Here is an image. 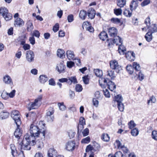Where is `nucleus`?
I'll return each instance as SVG.
<instances>
[{
	"instance_id": "obj_1",
	"label": "nucleus",
	"mask_w": 157,
	"mask_h": 157,
	"mask_svg": "<svg viewBox=\"0 0 157 157\" xmlns=\"http://www.w3.org/2000/svg\"><path fill=\"white\" fill-rule=\"evenodd\" d=\"M30 135L27 133L25 136V139L24 140V142L27 141V140L31 139L33 141H35V139L39 138V136L41 134L44 138L45 136V133L44 131H43L42 132H40V129L37 126L34 125L33 124H32L30 125Z\"/></svg>"
},
{
	"instance_id": "obj_2",
	"label": "nucleus",
	"mask_w": 157,
	"mask_h": 157,
	"mask_svg": "<svg viewBox=\"0 0 157 157\" xmlns=\"http://www.w3.org/2000/svg\"><path fill=\"white\" fill-rule=\"evenodd\" d=\"M42 98L43 95H40L35 99L34 101L30 102L27 105L28 109L30 111L32 109H36L39 108L41 104Z\"/></svg>"
},
{
	"instance_id": "obj_3",
	"label": "nucleus",
	"mask_w": 157,
	"mask_h": 157,
	"mask_svg": "<svg viewBox=\"0 0 157 157\" xmlns=\"http://www.w3.org/2000/svg\"><path fill=\"white\" fill-rule=\"evenodd\" d=\"M99 82L101 86L103 85H107L108 88L111 91H113L116 88V85L115 83L109 79L107 80L105 78H100Z\"/></svg>"
},
{
	"instance_id": "obj_4",
	"label": "nucleus",
	"mask_w": 157,
	"mask_h": 157,
	"mask_svg": "<svg viewBox=\"0 0 157 157\" xmlns=\"http://www.w3.org/2000/svg\"><path fill=\"white\" fill-rule=\"evenodd\" d=\"M25 139L24 136L23 141L19 144L21 147L24 150H30L31 148L30 145L33 146L35 145V142L34 141H33L30 139L24 142V140Z\"/></svg>"
},
{
	"instance_id": "obj_5",
	"label": "nucleus",
	"mask_w": 157,
	"mask_h": 157,
	"mask_svg": "<svg viewBox=\"0 0 157 157\" xmlns=\"http://www.w3.org/2000/svg\"><path fill=\"white\" fill-rule=\"evenodd\" d=\"M19 113L18 111L15 110L12 111L11 113V117L14 121L17 126H20L21 123Z\"/></svg>"
},
{
	"instance_id": "obj_6",
	"label": "nucleus",
	"mask_w": 157,
	"mask_h": 157,
	"mask_svg": "<svg viewBox=\"0 0 157 157\" xmlns=\"http://www.w3.org/2000/svg\"><path fill=\"white\" fill-rule=\"evenodd\" d=\"M54 110L53 108L50 107L47 111L45 119L48 122H52L53 121L54 117Z\"/></svg>"
},
{
	"instance_id": "obj_7",
	"label": "nucleus",
	"mask_w": 157,
	"mask_h": 157,
	"mask_svg": "<svg viewBox=\"0 0 157 157\" xmlns=\"http://www.w3.org/2000/svg\"><path fill=\"white\" fill-rule=\"evenodd\" d=\"M111 68L115 70L117 73H119L122 70L121 66L120 65L117 61L115 60H111L110 62Z\"/></svg>"
},
{
	"instance_id": "obj_8",
	"label": "nucleus",
	"mask_w": 157,
	"mask_h": 157,
	"mask_svg": "<svg viewBox=\"0 0 157 157\" xmlns=\"http://www.w3.org/2000/svg\"><path fill=\"white\" fill-rule=\"evenodd\" d=\"M75 143L74 141H70L66 143L65 148L68 151H72L75 149Z\"/></svg>"
},
{
	"instance_id": "obj_9",
	"label": "nucleus",
	"mask_w": 157,
	"mask_h": 157,
	"mask_svg": "<svg viewBox=\"0 0 157 157\" xmlns=\"http://www.w3.org/2000/svg\"><path fill=\"white\" fill-rule=\"evenodd\" d=\"M66 66L63 64V61H62L58 63L56 66V70L59 73H64L65 72Z\"/></svg>"
},
{
	"instance_id": "obj_10",
	"label": "nucleus",
	"mask_w": 157,
	"mask_h": 157,
	"mask_svg": "<svg viewBox=\"0 0 157 157\" xmlns=\"http://www.w3.org/2000/svg\"><path fill=\"white\" fill-rule=\"evenodd\" d=\"M34 54L33 51L31 50L27 51L26 53V59L28 61L31 62L34 60Z\"/></svg>"
},
{
	"instance_id": "obj_11",
	"label": "nucleus",
	"mask_w": 157,
	"mask_h": 157,
	"mask_svg": "<svg viewBox=\"0 0 157 157\" xmlns=\"http://www.w3.org/2000/svg\"><path fill=\"white\" fill-rule=\"evenodd\" d=\"M95 14V11L94 9L92 8L89 9L87 11V14L89 18L92 19L94 18Z\"/></svg>"
},
{
	"instance_id": "obj_12",
	"label": "nucleus",
	"mask_w": 157,
	"mask_h": 157,
	"mask_svg": "<svg viewBox=\"0 0 157 157\" xmlns=\"http://www.w3.org/2000/svg\"><path fill=\"white\" fill-rule=\"evenodd\" d=\"M138 0H132L130 5V9L131 11L135 10L138 6Z\"/></svg>"
},
{
	"instance_id": "obj_13",
	"label": "nucleus",
	"mask_w": 157,
	"mask_h": 157,
	"mask_svg": "<svg viewBox=\"0 0 157 157\" xmlns=\"http://www.w3.org/2000/svg\"><path fill=\"white\" fill-rule=\"evenodd\" d=\"M117 31L114 27L110 28L109 29V36L112 37H115L117 36Z\"/></svg>"
},
{
	"instance_id": "obj_14",
	"label": "nucleus",
	"mask_w": 157,
	"mask_h": 157,
	"mask_svg": "<svg viewBox=\"0 0 157 157\" xmlns=\"http://www.w3.org/2000/svg\"><path fill=\"white\" fill-rule=\"evenodd\" d=\"M148 32L152 34L157 32V27L155 24H152L151 25L148 26Z\"/></svg>"
},
{
	"instance_id": "obj_15",
	"label": "nucleus",
	"mask_w": 157,
	"mask_h": 157,
	"mask_svg": "<svg viewBox=\"0 0 157 157\" xmlns=\"http://www.w3.org/2000/svg\"><path fill=\"white\" fill-rule=\"evenodd\" d=\"M24 24V22L23 20L19 17L17 18L14 21V25L16 26H21Z\"/></svg>"
},
{
	"instance_id": "obj_16",
	"label": "nucleus",
	"mask_w": 157,
	"mask_h": 157,
	"mask_svg": "<svg viewBox=\"0 0 157 157\" xmlns=\"http://www.w3.org/2000/svg\"><path fill=\"white\" fill-rule=\"evenodd\" d=\"M66 56L68 59L70 60L74 59L75 58V56L74 52L70 50L67 51Z\"/></svg>"
},
{
	"instance_id": "obj_17",
	"label": "nucleus",
	"mask_w": 157,
	"mask_h": 157,
	"mask_svg": "<svg viewBox=\"0 0 157 157\" xmlns=\"http://www.w3.org/2000/svg\"><path fill=\"white\" fill-rule=\"evenodd\" d=\"M49 157H56L57 151L53 148H51L49 149L48 153Z\"/></svg>"
},
{
	"instance_id": "obj_18",
	"label": "nucleus",
	"mask_w": 157,
	"mask_h": 157,
	"mask_svg": "<svg viewBox=\"0 0 157 157\" xmlns=\"http://www.w3.org/2000/svg\"><path fill=\"white\" fill-rule=\"evenodd\" d=\"M19 126H17V128L14 132V136L18 139L20 138V137L21 136L22 134V131L19 128Z\"/></svg>"
},
{
	"instance_id": "obj_19",
	"label": "nucleus",
	"mask_w": 157,
	"mask_h": 157,
	"mask_svg": "<svg viewBox=\"0 0 157 157\" xmlns=\"http://www.w3.org/2000/svg\"><path fill=\"white\" fill-rule=\"evenodd\" d=\"M3 80L6 84H12L13 82L10 77L8 75H6L3 77Z\"/></svg>"
},
{
	"instance_id": "obj_20",
	"label": "nucleus",
	"mask_w": 157,
	"mask_h": 157,
	"mask_svg": "<svg viewBox=\"0 0 157 157\" xmlns=\"http://www.w3.org/2000/svg\"><path fill=\"white\" fill-rule=\"evenodd\" d=\"M48 78L47 76L44 75H40L39 77L40 82L43 84H44L48 80Z\"/></svg>"
},
{
	"instance_id": "obj_21",
	"label": "nucleus",
	"mask_w": 157,
	"mask_h": 157,
	"mask_svg": "<svg viewBox=\"0 0 157 157\" xmlns=\"http://www.w3.org/2000/svg\"><path fill=\"white\" fill-rule=\"evenodd\" d=\"M26 25L28 31L31 32L33 29V26L32 21L30 20L28 21L26 23Z\"/></svg>"
},
{
	"instance_id": "obj_22",
	"label": "nucleus",
	"mask_w": 157,
	"mask_h": 157,
	"mask_svg": "<svg viewBox=\"0 0 157 157\" xmlns=\"http://www.w3.org/2000/svg\"><path fill=\"white\" fill-rule=\"evenodd\" d=\"M99 36L100 39L104 41L108 38V35L105 32L103 31L100 33Z\"/></svg>"
},
{
	"instance_id": "obj_23",
	"label": "nucleus",
	"mask_w": 157,
	"mask_h": 157,
	"mask_svg": "<svg viewBox=\"0 0 157 157\" xmlns=\"http://www.w3.org/2000/svg\"><path fill=\"white\" fill-rule=\"evenodd\" d=\"M114 44H115L117 45H119L120 44H122V39L118 36H116L114 37Z\"/></svg>"
},
{
	"instance_id": "obj_24",
	"label": "nucleus",
	"mask_w": 157,
	"mask_h": 157,
	"mask_svg": "<svg viewBox=\"0 0 157 157\" xmlns=\"http://www.w3.org/2000/svg\"><path fill=\"white\" fill-rule=\"evenodd\" d=\"M10 149L11 150V154L12 155L14 156H17V152L16 148L13 144H11L10 145Z\"/></svg>"
},
{
	"instance_id": "obj_25",
	"label": "nucleus",
	"mask_w": 157,
	"mask_h": 157,
	"mask_svg": "<svg viewBox=\"0 0 157 157\" xmlns=\"http://www.w3.org/2000/svg\"><path fill=\"white\" fill-rule=\"evenodd\" d=\"M57 54L58 57L61 58H63L65 57V52L61 49H58L57 51Z\"/></svg>"
},
{
	"instance_id": "obj_26",
	"label": "nucleus",
	"mask_w": 157,
	"mask_h": 157,
	"mask_svg": "<svg viewBox=\"0 0 157 157\" xmlns=\"http://www.w3.org/2000/svg\"><path fill=\"white\" fill-rule=\"evenodd\" d=\"M68 79V83L70 85H71L72 83L75 84L77 82V79L75 76L69 77Z\"/></svg>"
},
{
	"instance_id": "obj_27",
	"label": "nucleus",
	"mask_w": 157,
	"mask_h": 157,
	"mask_svg": "<svg viewBox=\"0 0 157 157\" xmlns=\"http://www.w3.org/2000/svg\"><path fill=\"white\" fill-rule=\"evenodd\" d=\"M79 15L80 18L82 20H84L87 15L86 12L84 10H81L80 11Z\"/></svg>"
},
{
	"instance_id": "obj_28",
	"label": "nucleus",
	"mask_w": 157,
	"mask_h": 157,
	"mask_svg": "<svg viewBox=\"0 0 157 157\" xmlns=\"http://www.w3.org/2000/svg\"><path fill=\"white\" fill-rule=\"evenodd\" d=\"M126 0H117V5L120 8H122L126 5Z\"/></svg>"
},
{
	"instance_id": "obj_29",
	"label": "nucleus",
	"mask_w": 157,
	"mask_h": 157,
	"mask_svg": "<svg viewBox=\"0 0 157 157\" xmlns=\"http://www.w3.org/2000/svg\"><path fill=\"white\" fill-rule=\"evenodd\" d=\"M36 139H35V144H36V146L37 147L38 149L40 150L43 147V144L41 140L39 141H36Z\"/></svg>"
},
{
	"instance_id": "obj_30",
	"label": "nucleus",
	"mask_w": 157,
	"mask_h": 157,
	"mask_svg": "<svg viewBox=\"0 0 157 157\" xmlns=\"http://www.w3.org/2000/svg\"><path fill=\"white\" fill-rule=\"evenodd\" d=\"M8 12V10L6 8L3 6L0 8V15L2 16H5V15Z\"/></svg>"
},
{
	"instance_id": "obj_31",
	"label": "nucleus",
	"mask_w": 157,
	"mask_h": 157,
	"mask_svg": "<svg viewBox=\"0 0 157 157\" xmlns=\"http://www.w3.org/2000/svg\"><path fill=\"white\" fill-rule=\"evenodd\" d=\"M101 139L104 141L108 142L109 141L110 138L107 134L103 133L101 136Z\"/></svg>"
},
{
	"instance_id": "obj_32",
	"label": "nucleus",
	"mask_w": 157,
	"mask_h": 157,
	"mask_svg": "<svg viewBox=\"0 0 157 157\" xmlns=\"http://www.w3.org/2000/svg\"><path fill=\"white\" fill-rule=\"evenodd\" d=\"M145 38L147 41H151L152 39V34L150 32H147L145 34Z\"/></svg>"
},
{
	"instance_id": "obj_33",
	"label": "nucleus",
	"mask_w": 157,
	"mask_h": 157,
	"mask_svg": "<svg viewBox=\"0 0 157 157\" xmlns=\"http://www.w3.org/2000/svg\"><path fill=\"white\" fill-rule=\"evenodd\" d=\"M118 51L120 54H123L126 51L125 48V47L122 45V44H120L118 45Z\"/></svg>"
},
{
	"instance_id": "obj_34",
	"label": "nucleus",
	"mask_w": 157,
	"mask_h": 157,
	"mask_svg": "<svg viewBox=\"0 0 157 157\" xmlns=\"http://www.w3.org/2000/svg\"><path fill=\"white\" fill-rule=\"evenodd\" d=\"M9 115V113L7 112H2L0 113V117L2 119L7 118Z\"/></svg>"
},
{
	"instance_id": "obj_35",
	"label": "nucleus",
	"mask_w": 157,
	"mask_h": 157,
	"mask_svg": "<svg viewBox=\"0 0 157 157\" xmlns=\"http://www.w3.org/2000/svg\"><path fill=\"white\" fill-rule=\"evenodd\" d=\"M2 17L6 21H9L11 19L12 17V14L9 13V11L5 15V16H3Z\"/></svg>"
},
{
	"instance_id": "obj_36",
	"label": "nucleus",
	"mask_w": 157,
	"mask_h": 157,
	"mask_svg": "<svg viewBox=\"0 0 157 157\" xmlns=\"http://www.w3.org/2000/svg\"><path fill=\"white\" fill-rule=\"evenodd\" d=\"M126 69L127 71L130 74H132L133 72V68L130 65H128L126 67Z\"/></svg>"
},
{
	"instance_id": "obj_37",
	"label": "nucleus",
	"mask_w": 157,
	"mask_h": 157,
	"mask_svg": "<svg viewBox=\"0 0 157 157\" xmlns=\"http://www.w3.org/2000/svg\"><path fill=\"white\" fill-rule=\"evenodd\" d=\"M40 34V32L37 30H34L30 33V35L31 36L33 37L35 36L37 38H39Z\"/></svg>"
},
{
	"instance_id": "obj_38",
	"label": "nucleus",
	"mask_w": 157,
	"mask_h": 157,
	"mask_svg": "<svg viewBox=\"0 0 157 157\" xmlns=\"http://www.w3.org/2000/svg\"><path fill=\"white\" fill-rule=\"evenodd\" d=\"M131 133L132 136H136L139 134V131L137 128H135L131 130Z\"/></svg>"
},
{
	"instance_id": "obj_39",
	"label": "nucleus",
	"mask_w": 157,
	"mask_h": 157,
	"mask_svg": "<svg viewBox=\"0 0 157 157\" xmlns=\"http://www.w3.org/2000/svg\"><path fill=\"white\" fill-rule=\"evenodd\" d=\"M58 105L59 109L61 111H64L66 109V107L65 105H64L63 102L58 103Z\"/></svg>"
},
{
	"instance_id": "obj_40",
	"label": "nucleus",
	"mask_w": 157,
	"mask_h": 157,
	"mask_svg": "<svg viewBox=\"0 0 157 157\" xmlns=\"http://www.w3.org/2000/svg\"><path fill=\"white\" fill-rule=\"evenodd\" d=\"M94 71L95 75L98 77H100L102 75V71L98 69L94 70Z\"/></svg>"
},
{
	"instance_id": "obj_41",
	"label": "nucleus",
	"mask_w": 157,
	"mask_h": 157,
	"mask_svg": "<svg viewBox=\"0 0 157 157\" xmlns=\"http://www.w3.org/2000/svg\"><path fill=\"white\" fill-rule=\"evenodd\" d=\"M114 13L117 16L121 15L122 13V10L121 8L115 9L114 10Z\"/></svg>"
},
{
	"instance_id": "obj_42",
	"label": "nucleus",
	"mask_w": 157,
	"mask_h": 157,
	"mask_svg": "<svg viewBox=\"0 0 157 157\" xmlns=\"http://www.w3.org/2000/svg\"><path fill=\"white\" fill-rule=\"evenodd\" d=\"M115 101L117 103L121 102L123 101V98L120 95H117L116 96H115Z\"/></svg>"
},
{
	"instance_id": "obj_43",
	"label": "nucleus",
	"mask_w": 157,
	"mask_h": 157,
	"mask_svg": "<svg viewBox=\"0 0 157 157\" xmlns=\"http://www.w3.org/2000/svg\"><path fill=\"white\" fill-rule=\"evenodd\" d=\"M107 73V75L109 76L112 79L115 77L114 71L112 70L108 71Z\"/></svg>"
},
{
	"instance_id": "obj_44",
	"label": "nucleus",
	"mask_w": 157,
	"mask_h": 157,
	"mask_svg": "<svg viewBox=\"0 0 157 157\" xmlns=\"http://www.w3.org/2000/svg\"><path fill=\"white\" fill-rule=\"evenodd\" d=\"M83 89L82 86L80 84H77L75 86V90L76 91L81 92Z\"/></svg>"
},
{
	"instance_id": "obj_45",
	"label": "nucleus",
	"mask_w": 157,
	"mask_h": 157,
	"mask_svg": "<svg viewBox=\"0 0 157 157\" xmlns=\"http://www.w3.org/2000/svg\"><path fill=\"white\" fill-rule=\"evenodd\" d=\"M103 91L104 95L106 98H109L110 97V94L108 89H104L103 90Z\"/></svg>"
},
{
	"instance_id": "obj_46",
	"label": "nucleus",
	"mask_w": 157,
	"mask_h": 157,
	"mask_svg": "<svg viewBox=\"0 0 157 157\" xmlns=\"http://www.w3.org/2000/svg\"><path fill=\"white\" fill-rule=\"evenodd\" d=\"M118 109L121 112H123L124 109V106L122 102L117 103Z\"/></svg>"
},
{
	"instance_id": "obj_47",
	"label": "nucleus",
	"mask_w": 157,
	"mask_h": 157,
	"mask_svg": "<svg viewBox=\"0 0 157 157\" xmlns=\"http://www.w3.org/2000/svg\"><path fill=\"white\" fill-rule=\"evenodd\" d=\"M90 139L89 136H87L86 138L82 139L81 142L83 144H88L90 142Z\"/></svg>"
},
{
	"instance_id": "obj_48",
	"label": "nucleus",
	"mask_w": 157,
	"mask_h": 157,
	"mask_svg": "<svg viewBox=\"0 0 157 157\" xmlns=\"http://www.w3.org/2000/svg\"><path fill=\"white\" fill-rule=\"evenodd\" d=\"M124 14L126 17H130L132 16V13L128 10L125 9L124 12Z\"/></svg>"
},
{
	"instance_id": "obj_49",
	"label": "nucleus",
	"mask_w": 157,
	"mask_h": 157,
	"mask_svg": "<svg viewBox=\"0 0 157 157\" xmlns=\"http://www.w3.org/2000/svg\"><path fill=\"white\" fill-rule=\"evenodd\" d=\"M93 151H94V148L90 144L87 146L86 149V152H89V151L93 152Z\"/></svg>"
},
{
	"instance_id": "obj_50",
	"label": "nucleus",
	"mask_w": 157,
	"mask_h": 157,
	"mask_svg": "<svg viewBox=\"0 0 157 157\" xmlns=\"http://www.w3.org/2000/svg\"><path fill=\"white\" fill-rule=\"evenodd\" d=\"M114 145L115 146H117L118 148H121V147L123 146L121 144L120 141L118 140H117L114 143Z\"/></svg>"
},
{
	"instance_id": "obj_51",
	"label": "nucleus",
	"mask_w": 157,
	"mask_h": 157,
	"mask_svg": "<svg viewBox=\"0 0 157 157\" xmlns=\"http://www.w3.org/2000/svg\"><path fill=\"white\" fill-rule=\"evenodd\" d=\"M151 136L153 139L157 141V131L154 130L152 132Z\"/></svg>"
},
{
	"instance_id": "obj_52",
	"label": "nucleus",
	"mask_w": 157,
	"mask_h": 157,
	"mask_svg": "<svg viewBox=\"0 0 157 157\" xmlns=\"http://www.w3.org/2000/svg\"><path fill=\"white\" fill-rule=\"evenodd\" d=\"M156 101V99L155 97L154 96H152L150 98V99L148 101L147 104L148 105H150L151 101L152 103H155Z\"/></svg>"
},
{
	"instance_id": "obj_53",
	"label": "nucleus",
	"mask_w": 157,
	"mask_h": 157,
	"mask_svg": "<svg viewBox=\"0 0 157 157\" xmlns=\"http://www.w3.org/2000/svg\"><path fill=\"white\" fill-rule=\"evenodd\" d=\"M133 69L134 68L136 71H139L140 69V65L136 62H134L133 64Z\"/></svg>"
},
{
	"instance_id": "obj_54",
	"label": "nucleus",
	"mask_w": 157,
	"mask_h": 157,
	"mask_svg": "<svg viewBox=\"0 0 157 157\" xmlns=\"http://www.w3.org/2000/svg\"><path fill=\"white\" fill-rule=\"evenodd\" d=\"M111 21L114 24H117L121 22L120 19L116 18H113L111 19Z\"/></svg>"
},
{
	"instance_id": "obj_55",
	"label": "nucleus",
	"mask_w": 157,
	"mask_h": 157,
	"mask_svg": "<svg viewBox=\"0 0 157 157\" xmlns=\"http://www.w3.org/2000/svg\"><path fill=\"white\" fill-rule=\"evenodd\" d=\"M128 125L129 128L130 129H132L136 126V124L134 122V121H131L130 122L128 123Z\"/></svg>"
},
{
	"instance_id": "obj_56",
	"label": "nucleus",
	"mask_w": 157,
	"mask_h": 157,
	"mask_svg": "<svg viewBox=\"0 0 157 157\" xmlns=\"http://www.w3.org/2000/svg\"><path fill=\"white\" fill-rule=\"evenodd\" d=\"M144 78V75L141 71H140L138 73V78L140 81H142Z\"/></svg>"
},
{
	"instance_id": "obj_57",
	"label": "nucleus",
	"mask_w": 157,
	"mask_h": 157,
	"mask_svg": "<svg viewBox=\"0 0 157 157\" xmlns=\"http://www.w3.org/2000/svg\"><path fill=\"white\" fill-rule=\"evenodd\" d=\"M2 98L4 99H6L9 98L8 93L6 92H3L1 94Z\"/></svg>"
},
{
	"instance_id": "obj_58",
	"label": "nucleus",
	"mask_w": 157,
	"mask_h": 157,
	"mask_svg": "<svg viewBox=\"0 0 157 157\" xmlns=\"http://www.w3.org/2000/svg\"><path fill=\"white\" fill-rule=\"evenodd\" d=\"M150 3V0H144L142 2L141 4V5L142 7H144L146 5H148Z\"/></svg>"
},
{
	"instance_id": "obj_59",
	"label": "nucleus",
	"mask_w": 157,
	"mask_h": 157,
	"mask_svg": "<svg viewBox=\"0 0 157 157\" xmlns=\"http://www.w3.org/2000/svg\"><path fill=\"white\" fill-rule=\"evenodd\" d=\"M107 42L108 46H110L114 44V40L111 39H107Z\"/></svg>"
},
{
	"instance_id": "obj_60",
	"label": "nucleus",
	"mask_w": 157,
	"mask_h": 157,
	"mask_svg": "<svg viewBox=\"0 0 157 157\" xmlns=\"http://www.w3.org/2000/svg\"><path fill=\"white\" fill-rule=\"evenodd\" d=\"M131 55L132 53L131 52H129L126 53L125 55V57L127 59L131 61H132L131 60Z\"/></svg>"
},
{
	"instance_id": "obj_61",
	"label": "nucleus",
	"mask_w": 157,
	"mask_h": 157,
	"mask_svg": "<svg viewBox=\"0 0 157 157\" xmlns=\"http://www.w3.org/2000/svg\"><path fill=\"white\" fill-rule=\"evenodd\" d=\"M89 133V130L87 128H85L84 131L82 132V134L83 136H87Z\"/></svg>"
},
{
	"instance_id": "obj_62",
	"label": "nucleus",
	"mask_w": 157,
	"mask_h": 157,
	"mask_svg": "<svg viewBox=\"0 0 157 157\" xmlns=\"http://www.w3.org/2000/svg\"><path fill=\"white\" fill-rule=\"evenodd\" d=\"M59 25L58 23H56L55 25L53 27V30L54 32H57L59 29Z\"/></svg>"
},
{
	"instance_id": "obj_63",
	"label": "nucleus",
	"mask_w": 157,
	"mask_h": 157,
	"mask_svg": "<svg viewBox=\"0 0 157 157\" xmlns=\"http://www.w3.org/2000/svg\"><path fill=\"white\" fill-rule=\"evenodd\" d=\"M68 135L70 138H73L75 135V133L73 131L70 130L68 132Z\"/></svg>"
},
{
	"instance_id": "obj_64",
	"label": "nucleus",
	"mask_w": 157,
	"mask_h": 157,
	"mask_svg": "<svg viewBox=\"0 0 157 157\" xmlns=\"http://www.w3.org/2000/svg\"><path fill=\"white\" fill-rule=\"evenodd\" d=\"M115 157H123L122 153L120 151L117 152L115 154Z\"/></svg>"
}]
</instances>
